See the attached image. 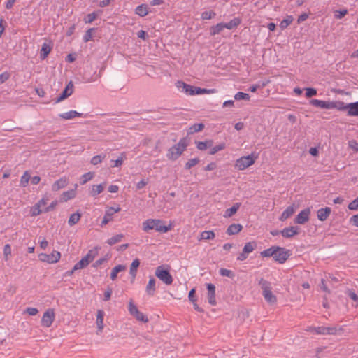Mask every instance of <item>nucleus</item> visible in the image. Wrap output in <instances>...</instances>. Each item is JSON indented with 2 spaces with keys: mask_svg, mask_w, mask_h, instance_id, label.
<instances>
[{
  "mask_svg": "<svg viewBox=\"0 0 358 358\" xmlns=\"http://www.w3.org/2000/svg\"><path fill=\"white\" fill-rule=\"evenodd\" d=\"M142 227L145 232L155 229L160 233H166L171 229V224L166 226L164 222L159 219H148L143 222Z\"/></svg>",
  "mask_w": 358,
  "mask_h": 358,
  "instance_id": "f257e3e1",
  "label": "nucleus"
},
{
  "mask_svg": "<svg viewBox=\"0 0 358 358\" xmlns=\"http://www.w3.org/2000/svg\"><path fill=\"white\" fill-rule=\"evenodd\" d=\"M188 144V140L186 138H181L177 144L168 150L166 157L171 161H176L186 150Z\"/></svg>",
  "mask_w": 358,
  "mask_h": 358,
  "instance_id": "f03ea898",
  "label": "nucleus"
},
{
  "mask_svg": "<svg viewBox=\"0 0 358 358\" xmlns=\"http://www.w3.org/2000/svg\"><path fill=\"white\" fill-rule=\"evenodd\" d=\"M259 285H260L262 290V295L267 303H268L270 305L275 304L277 303V297L272 292L271 282L263 278H261L259 281Z\"/></svg>",
  "mask_w": 358,
  "mask_h": 358,
  "instance_id": "7ed1b4c3",
  "label": "nucleus"
},
{
  "mask_svg": "<svg viewBox=\"0 0 358 358\" xmlns=\"http://www.w3.org/2000/svg\"><path fill=\"white\" fill-rule=\"evenodd\" d=\"M98 248L90 250L87 254L74 265L73 271L83 269L87 267L98 255Z\"/></svg>",
  "mask_w": 358,
  "mask_h": 358,
  "instance_id": "20e7f679",
  "label": "nucleus"
},
{
  "mask_svg": "<svg viewBox=\"0 0 358 358\" xmlns=\"http://www.w3.org/2000/svg\"><path fill=\"white\" fill-rule=\"evenodd\" d=\"M257 157L253 155H249L248 156H243L239 159H236L234 166L240 171L245 170L248 167L255 164Z\"/></svg>",
  "mask_w": 358,
  "mask_h": 358,
  "instance_id": "39448f33",
  "label": "nucleus"
},
{
  "mask_svg": "<svg viewBox=\"0 0 358 358\" xmlns=\"http://www.w3.org/2000/svg\"><path fill=\"white\" fill-rule=\"evenodd\" d=\"M155 275L166 285H169L173 282L172 275L165 266L162 265L156 268Z\"/></svg>",
  "mask_w": 358,
  "mask_h": 358,
  "instance_id": "423d86ee",
  "label": "nucleus"
},
{
  "mask_svg": "<svg viewBox=\"0 0 358 358\" xmlns=\"http://www.w3.org/2000/svg\"><path fill=\"white\" fill-rule=\"evenodd\" d=\"M39 260L48 264H55L59 262L61 258V253L59 251L53 250L51 254L41 253L38 255Z\"/></svg>",
  "mask_w": 358,
  "mask_h": 358,
  "instance_id": "0eeeda50",
  "label": "nucleus"
},
{
  "mask_svg": "<svg viewBox=\"0 0 358 358\" xmlns=\"http://www.w3.org/2000/svg\"><path fill=\"white\" fill-rule=\"evenodd\" d=\"M129 311L130 314L134 316L137 320L146 323L148 322V317L141 312H140L133 303L132 300H130L129 303Z\"/></svg>",
  "mask_w": 358,
  "mask_h": 358,
  "instance_id": "6e6552de",
  "label": "nucleus"
},
{
  "mask_svg": "<svg viewBox=\"0 0 358 358\" xmlns=\"http://www.w3.org/2000/svg\"><path fill=\"white\" fill-rule=\"evenodd\" d=\"M55 317V311L52 308L48 309L44 313L41 319V324L45 327H50L52 324Z\"/></svg>",
  "mask_w": 358,
  "mask_h": 358,
  "instance_id": "1a4fd4ad",
  "label": "nucleus"
},
{
  "mask_svg": "<svg viewBox=\"0 0 358 358\" xmlns=\"http://www.w3.org/2000/svg\"><path fill=\"white\" fill-rule=\"evenodd\" d=\"M277 250L275 252L274 260L279 262L280 264L285 263L289 257V250L284 248L278 246Z\"/></svg>",
  "mask_w": 358,
  "mask_h": 358,
  "instance_id": "9d476101",
  "label": "nucleus"
},
{
  "mask_svg": "<svg viewBox=\"0 0 358 358\" xmlns=\"http://www.w3.org/2000/svg\"><path fill=\"white\" fill-rule=\"evenodd\" d=\"M257 247L255 241L246 243L243 247L242 252L238 256V261H244L248 258V255L252 252Z\"/></svg>",
  "mask_w": 358,
  "mask_h": 358,
  "instance_id": "9b49d317",
  "label": "nucleus"
},
{
  "mask_svg": "<svg viewBox=\"0 0 358 358\" xmlns=\"http://www.w3.org/2000/svg\"><path fill=\"white\" fill-rule=\"evenodd\" d=\"M310 210L309 208H306L301 210L296 217L295 222L297 224H303L309 220Z\"/></svg>",
  "mask_w": 358,
  "mask_h": 358,
  "instance_id": "f8f14e48",
  "label": "nucleus"
},
{
  "mask_svg": "<svg viewBox=\"0 0 358 358\" xmlns=\"http://www.w3.org/2000/svg\"><path fill=\"white\" fill-rule=\"evenodd\" d=\"M207 289H208V303L212 306H215L216 299H215V287L214 285L211 283L207 284Z\"/></svg>",
  "mask_w": 358,
  "mask_h": 358,
  "instance_id": "ddd939ff",
  "label": "nucleus"
},
{
  "mask_svg": "<svg viewBox=\"0 0 358 358\" xmlns=\"http://www.w3.org/2000/svg\"><path fill=\"white\" fill-rule=\"evenodd\" d=\"M121 208L120 207H117V208L110 207L106 211V214L103 218V220L101 222V226L107 224L110 221L112 220V216L114 213L120 212Z\"/></svg>",
  "mask_w": 358,
  "mask_h": 358,
  "instance_id": "4468645a",
  "label": "nucleus"
},
{
  "mask_svg": "<svg viewBox=\"0 0 358 358\" xmlns=\"http://www.w3.org/2000/svg\"><path fill=\"white\" fill-rule=\"evenodd\" d=\"M68 184L69 179L66 176L62 177L52 184V190L53 192H57L59 189L66 187Z\"/></svg>",
  "mask_w": 358,
  "mask_h": 358,
  "instance_id": "2eb2a0df",
  "label": "nucleus"
},
{
  "mask_svg": "<svg viewBox=\"0 0 358 358\" xmlns=\"http://www.w3.org/2000/svg\"><path fill=\"white\" fill-rule=\"evenodd\" d=\"M299 234V228L297 227H289L280 231V234L285 238H292Z\"/></svg>",
  "mask_w": 358,
  "mask_h": 358,
  "instance_id": "dca6fc26",
  "label": "nucleus"
},
{
  "mask_svg": "<svg viewBox=\"0 0 358 358\" xmlns=\"http://www.w3.org/2000/svg\"><path fill=\"white\" fill-rule=\"evenodd\" d=\"M73 93V85L71 83H69L67 86L65 87L62 93L60 94L59 97L55 100V103H57L62 100L65 99L68 96H69Z\"/></svg>",
  "mask_w": 358,
  "mask_h": 358,
  "instance_id": "f3484780",
  "label": "nucleus"
},
{
  "mask_svg": "<svg viewBox=\"0 0 358 358\" xmlns=\"http://www.w3.org/2000/svg\"><path fill=\"white\" fill-rule=\"evenodd\" d=\"M310 104L313 106L324 108V109H330L331 101H322L318 99H312L310 101Z\"/></svg>",
  "mask_w": 358,
  "mask_h": 358,
  "instance_id": "a211bd4d",
  "label": "nucleus"
},
{
  "mask_svg": "<svg viewBox=\"0 0 358 358\" xmlns=\"http://www.w3.org/2000/svg\"><path fill=\"white\" fill-rule=\"evenodd\" d=\"M78 185L76 184L75 189L64 192L61 196L60 201L66 202L67 201L75 198L76 195V189Z\"/></svg>",
  "mask_w": 358,
  "mask_h": 358,
  "instance_id": "6ab92c4d",
  "label": "nucleus"
},
{
  "mask_svg": "<svg viewBox=\"0 0 358 358\" xmlns=\"http://www.w3.org/2000/svg\"><path fill=\"white\" fill-rule=\"evenodd\" d=\"M337 109L341 111H347V113H348L349 108H348V103L346 104L343 101H331V106L330 109Z\"/></svg>",
  "mask_w": 358,
  "mask_h": 358,
  "instance_id": "aec40b11",
  "label": "nucleus"
},
{
  "mask_svg": "<svg viewBox=\"0 0 358 358\" xmlns=\"http://www.w3.org/2000/svg\"><path fill=\"white\" fill-rule=\"evenodd\" d=\"M331 210L329 207L320 208L317 212V216L319 220L325 221L330 215Z\"/></svg>",
  "mask_w": 358,
  "mask_h": 358,
  "instance_id": "412c9836",
  "label": "nucleus"
},
{
  "mask_svg": "<svg viewBox=\"0 0 358 358\" xmlns=\"http://www.w3.org/2000/svg\"><path fill=\"white\" fill-rule=\"evenodd\" d=\"M327 335H338L344 332V329L341 326L334 325L331 327H326Z\"/></svg>",
  "mask_w": 358,
  "mask_h": 358,
  "instance_id": "4be33fe9",
  "label": "nucleus"
},
{
  "mask_svg": "<svg viewBox=\"0 0 358 358\" xmlns=\"http://www.w3.org/2000/svg\"><path fill=\"white\" fill-rule=\"evenodd\" d=\"M52 48V45L51 42L44 43L42 45L40 52L41 59H45L48 57V54L51 52Z\"/></svg>",
  "mask_w": 358,
  "mask_h": 358,
  "instance_id": "5701e85b",
  "label": "nucleus"
},
{
  "mask_svg": "<svg viewBox=\"0 0 358 358\" xmlns=\"http://www.w3.org/2000/svg\"><path fill=\"white\" fill-rule=\"evenodd\" d=\"M243 229L240 224H231L227 229V234L229 236L238 234Z\"/></svg>",
  "mask_w": 358,
  "mask_h": 358,
  "instance_id": "b1692460",
  "label": "nucleus"
},
{
  "mask_svg": "<svg viewBox=\"0 0 358 358\" xmlns=\"http://www.w3.org/2000/svg\"><path fill=\"white\" fill-rule=\"evenodd\" d=\"M241 205V203H236L234 204V206L231 208L227 209L224 211V213L223 215L224 217L229 218V217H232L234 215H235L236 213V212L239 209Z\"/></svg>",
  "mask_w": 358,
  "mask_h": 358,
  "instance_id": "393cba45",
  "label": "nucleus"
},
{
  "mask_svg": "<svg viewBox=\"0 0 358 358\" xmlns=\"http://www.w3.org/2000/svg\"><path fill=\"white\" fill-rule=\"evenodd\" d=\"M295 212L294 206H288L281 214L280 217V221H285L290 217Z\"/></svg>",
  "mask_w": 358,
  "mask_h": 358,
  "instance_id": "a878e982",
  "label": "nucleus"
},
{
  "mask_svg": "<svg viewBox=\"0 0 358 358\" xmlns=\"http://www.w3.org/2000/svg\"><path fill=\"white\" fill-rule=\"evenodd\" d=\"M145 291L150 296H153L155 294L156 291V280L155 278H152L150 279L146 286Z\"/></svg>",
  "mask_w": 358,
  "mask_h": 358,
  "instance_id": "bb28decb",
  "label": "nucleus"
},
{
  "mask_svg": "<svg viewBox=\"0 0 358 358\" xmlns=\"http://www.w3.org/2000/svg\"><path fill=\"white\" fill-rule=\"evenodd\" d=\"M104 312L102 310H97V315H96V325L98 327V329L100 332L102 331L103 329V317H104Z\"/></svg>",
  "mask_w": 358,
  "mask_h": 358,
  "instance_id": "cd10ccee",
  "label": "nucleus"
},
{
  "mask_svg": "<svg viewBox=\"0 0 358 358\" xmlns=\"http://www.w3.org/2000/svg\"><path fill=\"white\" fill-rule=\"evenodd\" d=\"M215 237V234L214 233L213 231H204L201 233L200 236L198 238V240L199 241H209V240L214 239Z\"/></svg>",
  "mask_w": 358,
  "mask_h": 358,
  "instance_id": "c85d7f7f",
  "label": "nucleus"
},
{
  "mask_svg": "<svg viewBox=\"0 0 358 358\" xmlns=\"http://www.w3.org/2000/svg\"><path fill=\"white\" fill-rule=\"evenodd\" d=\"M241 22V20L239 17H235L227 23H224V28L228 29H232L236 28Z\"/></svg>",
  "mask_w": 358,
  "mask_h": 358,
  "instance_id": "c756f323",
  "label": "nucleus"
},
{
  "mask_svg": "<svg viewBox=\"0 0 358 358\" xmlns=\"http://www.w3.org/2000/svg\"><path fill=\"white\" fill-rule=\"evenodd\" d=\"M59 116L62 119H64V120H70V119L74 118L76 117H81L82 114L79 113L75 110H71L67 113L59 114Z\"/></svg>",
  "mask_w": 358,
  "mask_h": 358,
  "instance_id": "7c9ffc66",
  "label": "nucleus"
},
{
  "mask_svg": "<svg viewBox=\"0 0 358 358\" xmlns=\"http://www.w3.org/2000/svg\"><path fill=\"white\" fill-rule=\"evenodd\" d=\"M135 13L141 17H144L148 14V6L146 4H141L136 7Z\"/></svg>",
  "mask_w": 358,
  "mask_h": 358,
  "instance_id": "2f4dec72",
  "label": "nucleus"
},
{
  "mask_svg": "<svg viewBox=\"0 0 358 358\" xmlns=\"http://www.w3.org/2000/svg\"><path fill=\"white\" fill-rule=\"evenodd\" d=\"M348 116H358V101L348 103Z\"/></svg>",
  "mask_w": 358,
  "mask_h": 358,
  "instance_id": "473e14b6",
  "label": "nucleus"
},
{
  "mask_svg": "<svg viewBox=\"0 0 358 358\" xmlns=\"http://www.w3.org/2000/svg\"><path fill=\"white\" fill-rule=\"evenodd\" d=\"M278 246H272L270 248L264 250L260 252V255L263 257H273L274 258L275 252H276Z\"/></svg>",
  "mask_w": 358,
  "mask_h": 358,
  "instance_id": "72a5a7b5",
  "label": "nucleus"
},
{
  "mask_svg": "<svg viewBox=\"0 0 358 358\" xmlns=\"http://www.w3.org/2000/svg\"><path fill=\"white\" fill-rule=\"evenodd\" d=\"M196 148L200 150H205L208 148L211 147L213 144V140H208L206 141L196 142Z\"/></svg>",
  "mask_w": 358,
  "mask_h": 358,
  "instance_id": "f704fd0d",
  "label": "nucleus"
},
{
  "mask_svg": "<svg viewBox=\"0 0 358 358\" xmlns=\"http://www.w3.org/2000/svg\"><path fill=\"white\" fill-rule=\"evenodd\" d=\"M224 29H225L224 26V23L223 22L218 23L216 25L210 27V34L212 36L218 34L221 31H222L224 30Z\"/></svg>",
  "mask_w": 358,
  "mask_h": 358,
  "instance_id": "c9c22d12",
  "label": "nucleus"
},
{
  "mask_svg": "<svg viewBox=\"0 0 358 358\" xmlns=\"http://www.w3.org/2000/svg\"><path fill=\"white\" fill-rule=\"evenodd\" d=\"M124 270H126V266L124 265L120 264V265L115 266L111 271V274H110L111 280H115L117 278V273L121 271H123Z\"/></svg>",
  "mask_w": 358,
  "mask_h": 358,
  "instance_id": "e433bc0d",
  "label": "nucleus"
},
{
  "mask_svg": "<svg viewBox=\"0 0 358 358\" xmlns=\"http://www.w3.org/2000/svg\"><path fill=\"white\" fill-rule=\"evenodd\" d=\"M80 218L81 214L78 212L71 215L68 220L69 225L71 227L75 225L80 221Z\"/></svg>",
  "mask_w": 358,
  "mask_h": 358,
  "instance_id": "4c0bfd02",
  "label": "nucleus"
},
{
  "mask_svg": "<svg viewBox=\"0 0 358 358\" xmlns=\"http://www.w3.org/2000/svg\"><path fill=\"white\" fill-rule=\"evenodd\" d=\"M139 265L140 261L138 259H134L131 264L129 273L133 277V278H134L136 275L137 268L139 266Z\"/></svg>",
  "mask_w": 358,
  "mask_h": 358,
  "instance_id": "58836bf2",
  "label": "nucleus"
},
{
  "mask_svg": "<svg viewBox=\"0 0 358 358\" xmlns=\"http://www.w3.org/2000/svg\"><path fill=\"white\" fill-rule=\"evenodd\" d=\"M306 331L313 332L316 334L327 335L326 327H308Z\"/></svg>",
  "mask_w": 358,
  "mask_h": 358,
  "instance_id": "ea45409f",
  "label": "nucleus"
},
{
  "mask_svg": "<svg viewBox=\"0 0 358 358\" xmlns=\"http://www.w3.org/2000/svg\"><path fill=\"white\" fill-rule=\"evenodd\" d=\"M204 124L202 123L194 124L191 126L188 129V134H193L194 133L201 131L203 129Z\"/></svg>",
  "mask_w": 358,
  "mask_h": 358,
  "instance_id": "a19ab883",
  "label": "nucleus"
},
{
  "mask_svg": "<svg viewBox=\"0 0 358 358\" xmlns=\"http://www.w3.org/2000/svg\"><path fill=\"white\" fill-rule=\"evenodd\" d=\"M126 159H127L126 153L122 152L116 160L112 161L114 164L111 166L112 167L121 166L123 164L124 160Z\"/></svg>",
  "mask_w": 358,
  "mask_h": 358,
  "instance_id": "79ce46f5",
  "label": "nucleus"
},
{
  "mask_svg": "<svg viewBox=\"0 0 358 358\" xmlns=\"http://www.w3.org/2000/svg\"><path fill=\"white\" fill-rule=\"evenodd\" d=\"M104 189V187L102 185H92L90 190V194L92 196H96L101 193Z\"/></svg>",
  "mask_w": 358,
  "mask_h": 358,
  "instance_id": "37998d69",
  "label": "nucleus"
},
{
  "mask_svg": "<svg viewBox=\"0 0 358 358\" xmlns=\"http://www.w3.org/2000/svg\"><path fill=\"white\" fill-rule=\"evenodd\" d=\"M124 237V235L123 234H117L113 237H111L110 238L108 239L106 243L110 245H113L117 243H119L122 241V239Z\"/></svg>",
  "mask_w": 358,
  "mask_h": 358,
  "instance_id": "c03bdc74",
  "label": "nucleus"
},
{
  "mask_svg": "<svg viewBox=\"0 0 358 358\" xmlns=\"http://www.w3.org/2000/svg\"><path fill=\"white\" fill-rule=\"evenodd\" d=\"M347 294L352 300L356 302V303L353 304L352 306L357 308L358 306V296L357 295V294L352 289H348L347 291Z\"/></svg>",
  "mask_w": 358,
  "mask_h": 358,
  "instance_id": "a18cd8bd",
  "label": "nucleus"
},
{
  "mask_svg": "<svg viewBox=\"0 0 358 358\" xmlns=\"http://www.w3.org/2000/svg\"><path fill=\"white\" fill-rule=\"evenodd\" d=\"M30 180V175L28 173V171H25L23 176L21 177L20 179V185L22 187H26L28 185V182Z\"/></svg>",
  "mask_w": 358,
  "mask_h": 358,
  "instance_id": "49530a36",
  "label": "nucleus"
},
{
  "mask_svg": "<svg viewBox=\"0 0 358 358\" xmlns=\"http://www.w3.org/2000/svg\"><path fill=\"white\" fill-rule=\"evenodd\" d=\"M41 208L37 203H36L30 209L31 215L34 217L40 215L43 212Z\"/></svg>",
  "mask_w": 358,
  "mask_h": 358,
  "instance_id": "de8ad7c7",
  "label": "nucleus"
},
{
  "mask_svg": "<svg viewBox=\"0 0 358 358\" xmlns=\"http://www.w3.org/2000/svg\"><path fill=\"white\" fill-rule=\"evenodd\" d=\"M11 246L10 244H6L3 247L4 259L8 261L11 255Z\"/></svg>",
  "mask_w": 358,
  "mask_h": 358,
  "instance_id": "09e8293b",
  "label": "nucleus"
},
{
  "mask_svg": "<svg viewBox=\"0 0 358 358\" xmlns=\"http://www.w3.org/2000/svg\"><path fill=\"white\" fill-rule=\"evenodd\" d=\"M93 177H94V173L88 172L82 176L80 183L84 185L86 182H87L88 181H90V180H92L93 178Z\"/></svg>",
  "mask_w": 358,
  "mask_h": 358,
  "instance_id": "8fccbe9b",
  "label": "nucleus"
},
{
  "mask_svg": "<svg viewBox=\"0 0 358 358\" xmlns=\"http://www.w3.org/2000/svg\"><path fill=\"white\" fill-rule=\"evenodd\" d=\"M199 162V159L198 158H193V159H189L186 164H185V168L187 169H190L191 168H192L193 166H196V164H198Z\"/></svg>",
  "mask_w": 358,
  "mask_h": 358,
  "instance_id": "3c124183",
  "label": "nucleus"
},
{
  "mask_svg": "<svg viewBox=\"0 0 358 358\" xmlns=\"http://www.w3.org/2000/svg\"><path fill=\"white\" fill-rule=\"evenodd\" d=\"M236 100H249L250 96L248 94L239 92L234 96Z\"/></svg>",
  "mask_w": 358,
  "mask_h": 358,
  "instance_id": "603ef678",
  "label": "nucleus"
},
{
  "mask_svg": "<svg viewBox=\"0 0 358 358\" xmlns=\"http://www.w3.org/2000/svg\"><path fill=\"white\" fill-rule=\"evenodd\" d=\"M215 13L213 10L205 11L201 13V18L203 20H210L213 18L215 16Z\"/></svg>",
  "mask_w": 358,
  "mask_h": 358,
  "instance_id": "864d4df0",
  "label": "nucleus"
},
{
  "mask_svg": "<svg viewBox=\"0 0 358 358\" xmlns=\"http://www.w3.org/2000/svg\"><path fill=\"white\" fill-rule=\"evenodd\" d=\"M105 158V155H96V156H94L92 159H91V163L93 164V165H97L99 164H100L102 160Z\"/></svg>",
  "mask_w": 358,
  "mask_h": 358,
  "instance_id": "5fc2aeb1",
  "label": "nucleus"
},
{
  "mask_svg": "<svg viewBox=\"0 0 358 358\" xmlns=\"http://www.w3.org/2000/svg\"><path fill=\"white\" fill-rule=\"evenodd\" d=\"M225 148V144L221 143L220 145H217L213 148L210 151V155H215L218 151L222 150Z\"/></svg>",
  "mask_w": 358,
  "mask_h": 358,
  "instance_id": "6e6d98bb",
  "label": "nucleus"
},
{
  "mask_svg": "<svg viewBox=\"0 0 358 358\" xmlns=\"http://www.w3.org/2000/svg\"><path fill=\"white\" fill-rule=\"evenodd\" d=\"M347 14H348V10L347 9L336 10L334 12V17L336 19H341V18H343Z\"/></svg>",
  "mask_w": 358,
  "mask_h": 358,
  "instance_id": "4d7b16f0",
  "label": "nucleus"
},
{
  "mask_svg": "<svg viewBox=\"0 0 358 358\" xmlns=\"http://www.w3.org/2000/svg\"><path fill=\"white\" fill-rule=\"evenodd\" d=\"M306 96L307 98H310L313 96H315L317 94V90L315 88H312V87H308V88H306Z\"/></svg>",
  "mask_w": 358,
  "mask_h": 358,
  "instance_id": "13d9d810",
  "label": "nucleus"
},
{
  "mask_svg": "<svg viewBox=\"0 0 358 358\" xmlns=\"http://www.w3.org/2000/svg\"><path fill=\"white\" fill-rule=\"evenodd\" d=\"M220 273L222 276H226L229 278H232L234 276L232 271L227 268H221L220 270Z\"/></svg>",
  "mask_w": 358,
  "mask_h": 358,
  "instance_id": "bf43d9fd",
  "label": "nucleus"
},
{
  "mask_svg": "<svg viewBox=\"0 0 358 358\" xmlns=\"http://www.w3.org/2000/svg\"><path fill=\"white\" fill-rule=\"evenodd\" d=\"M94 29L91 28V29H89L85 34L84 35V37H83V40L85 42H87L89 41H90L92 38V32Z\"/></svg>",
  "mask_w": 358,
  "mask_h": 358,
  "instance_id": "052dcab7",
  "label": "nucleus"
},
{
  "mask_svg": "<svg viewBox=\"0 0 358 358\" xmlns=\"http://www.w3.org/2000/svg\"><path fill=\"white\" fill-rule=\"evenodd\" d=\"M348 208L352 210L358 209V197L349 203Z\"/></svg>",
  "mask_w": 358,
  "mask_h": 358,
  "instance_id": "680f3d73",
  "label": "nucleus"
},
{
  "mask_svg": "<svg viewBox=\"0 0 358 358\" xmlns=\"http://www.w3.org/2000/svg\"><path fill=\"white\" fill-rule=\"evenodd\" d=\"M10 78V73L8 72H3L0 74V84L5 83Z\"/></svg>",
  "mask_w": 358,
  "mask_h": 358,
  "instance_id": "e2e57ef3",
  "label": "nucleus"
},
{
  "mask_svg": "<svg viewBox=\"0 0 358 358\" xmlns=\"http://www.w3.org/2000/svg\"><path fill=\"white\" fill-rule=\"evenodd\" d=\"M97 17V15L95 13H90L87 15V19L85 20L86 23L92 22Z\"/></svg>",
  "mask_w": 358,
  "mask_h": 358,
  "instance_id": "0e129e2a",
  "label": "nucleus"
},
{
  "mask_svg": "<svg viewBox=\"0 0 358 358\" xmlns=\"http://www.w3.org/2000/svg\"><path fill=\"white\" fill-rule=\"evenodd\" d=\"M57 203H58L57 201H52L49 206L44 208L43 211L49 212V211L54 210L55 208V207L57 206Z\"/></svg>",
  "mask_w": 358,
  "mask_h": 358,
  "instance_id": "69168bd1",
  "label": "nucleus"
},
{
  "mask_svg": "<svg viewBox=\"0 0 358 358\" xmlns=\"http://www.w3.org/2000/svg\"><path fill=\"white\" fill-rule=\"evenodd\" d=\"M292 21V19L283 20L280 24V28L285 29L289 24H291Z\"/></svg>",
  "mask_w": 358,
  "mask_h": 358,
  "instance_id": "338daca9",
  "label": "nucleus"
},
{
  "mask_svg": "<svg viewBox=\"0 0 358 358\" xmlns=\"http://www.w3.org/2000/svg\"><path fill=\"white\" fill-rule=\"evenodd\" d=\"M349 146L355 151L358 152V143L356 141H350L349 142Z\"/></svg>",
  "mask_w": 358,
  "mask_h": 358,
  "instance_id": "774afa93",
  "label": "nucleus"
}]
</instances>
